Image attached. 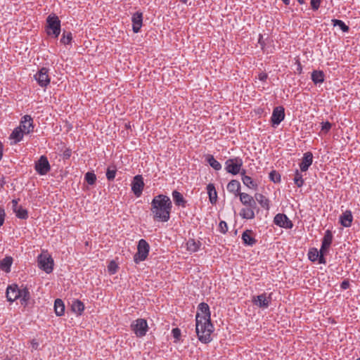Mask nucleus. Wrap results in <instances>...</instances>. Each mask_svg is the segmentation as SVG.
I'll return each mask as SVG.
<instances>
[{
  "instance_id": "32",
  "label": "nucleus",
  "mask_w": 360,
  "mask_h": 360,
  "mask_svg": "<svg viewBox=\"0 0 360 360\" xmlns=\"http://www.w3.org/2000/svg\"><path fill=\"white\" fill-rule=\"evenodd\" d=\"M54 310L55 313L58 316H60L64 314L65 312V304L62 300L56 299L54 302Z\"/></svg>"
},
{
  "instance_id": "41",
  "label": "nucleus",
  "mask_w": 360,
  "mask_h": 360,
  "mask_svg": "<svg viewBox=\"0 0 360 360\" xmlns=\"http://www.w3.org/2000/svg\"><path fill=\"white\" fill-rule=\"evenodd\" d=\"M117 169L115 167H108L106 171V177L108 180L112 181L116 175Z\"/></svg>"
},
{
  "instance_id": "23",
  "label": "nucleus",
  "mask_w": 360,
  "mask_h": 360,
  "mask_svg": "<svg viewBox=\"0 0 360 360\" xmlns=\"http://www.w3.org/2000/svg\"><path fill=\"white\" fill-rule=\"evenodd\" d=\"M24 134L20 127H18L15 128L9 137L10 139L13 140L11 143L16 144L20 142L22 139Z\"/></svg>"
},
{
  "instance_id": "48",
  "label": "nucleus",
  "mask_w": 360,
  "mask_h": 360,
  "mask_svg": "<svg viewBox=\"0 0 360 360\" xmlns=\"http://www.w3.org/2000/svg\"><path fill=\"white\" fill-rule=\"evenodd\" d=\"M117 266L116 263L113 261L110 262V264L108 265V271L111 274H115L117 271Z\"/></svg>"
},
{
  "instance_id": "57",
  "label": "nucleus",
  "mask_w": 360,
  "mask_h": 360,
  "mask_svg": "<svg viewBox=\"0 0 360 360\" xmlns=\"http://www.w3.org/2000/svg\"><path fill=\"white\" fill-rule=\"evenodd\" d=\"M283 4L286 6L289 5L290 3V0H282Z\"/></svg>"
},
{
  "instance_id": "31",
  "label": "nucleus",
  "mask_w": 360,
  "mask_h": 360,
  "mask_svg": "<svg viewBox=\"0 0 360 360\" xmlns=\"http://www.w3.org/2000/svg\"><path fill=\"white\" fill-rule=\"evenodd\" d=\"M311 77L315 84L323 83L325 79L324 73L321 70H314Z\"/></svg>"
},
{
  "instance_id": "7",
  "label": "nucleus",
  "mask_w": 360,
  "mask_h": 360,
  "mask_svg": "<svg viewBox=\"0 0 360 360\" xmlns=\"http://www.w3.org/2000/svg\"><path fill=\"white\" fill-rule=\"evenodd\" d=\"M148 323L146 319H138L132 322L131 328L137 337H143L148 330Z\"/></svg>"
},
{
  "instance_id": "24",
  "label": "nucleus",
  "mask_w": 360,
  "mask_h": 360,
  "mask_svg": "<svg viewBox=\"0 0 360 360\" xmlns=\"http://www.w3.org/2000/svg\"><path fill=\"white\" fill-rule=\"evenodd\" d=\"M13 258L11 256H6L3 259L0 260V269L9 273L11 271V266L13 264Z\"/></svg>"
},
{
  "instance_id": "33",
  "label": "nucleus",
  "mask_w": 360,
  "mask_h": 360,
  "mask_svg": "<svg viewBox=\"0 0 360 360\" xmlns=\"http://www.w3.org/2000/svg\"><path fill=\"white\" fill-rule=\"evenodd\" d=\"M186 245H187V249L188 251L195 252H197L200 249L201 243L200 241H196L195 240H194L193 238H190L187 241Z\"/></svg>"
},
{
  "instance_id": "40",
  "label": "nucleus",
  "mask_w": 360,
  "mask_h": 360,
  "mask_svg": "<svg viewBox=\"0 0 360 360\" xmlns=\"http://www.w3.org/2000/svg\"><path fill=\"white\" fill-rule=\"evenodd\" d=\"M294 182L299 188L302 187L304 184V179L302 178V175L300 173V172L297 169L295 171Z\"/></svg>"
},
{
  "instance_id": "6",
  "label": "nucleus",
  "mask_w": 360,
  "mask_h": 360,
  "mask_svg": "<svg viewBox=\"0 0 360 360\" xmlns=\"http://www.w3.org/2000/svg\"><path fill=\"white\" fill-rule=\"evenodd\" d=\"M243 160L240 158L228 159L225 162V169L228 173L236 175L241 172Z\"/></svg>"
},
{
  "instance_id": "12",
  "label": "nucleus",
  "mask_w": 360,
  "mask_h": 360,
  "mask_svg": "<svg viewBox=\"0 0 360 360\" xmlns=\"http://www.w3.org/2000/svg\"><path fill=\"white\" fill-rule=\"evenodd\" d=\"M144 187V182L141 175H136L131 182V191L136 197H140Z\"/></svg>"
},
{
  "instance_id": "25",
  "label": "nucleus",
  "mask_w": 360,
  "mask_h": 360,
  "mask_svg": "<svg viewBox=\"0 0 360 360\" xmlns=\"http://www.w3.org/2000/svg\"><path fill=\"white\" fill-rule=\"evenodd\" d=\"M173 200L176 205L185 207L186 205V200L184 199L183 195L177 191L172 192Z\"/></svg>"
},
{
  "instance_id": "61",
  "label": "nucleus",
  "mask_w": 360,
  "mask_h": 360,
  "mask_svg": "<svg viewBox=\"0 0 360 360\" xmlns=\"http://www.w3.org/2000/svg\"><path fill=\"white\" fill-rule=\"evenodd\" d=\"M356 360H360V358L356 359Z\"/></svg>"
},
{
  "instance_id": "26",
  "label": "nucleus",
  "mask_w": 360,
  "mask_h": 360,
  "mask_svg": "<svg viewBox=\"0 0 360 360\" xmlns=\"http://www.w3.org/2000/svg\"><path fill=\"white\" fill-rule=\"evenodd\" d=\"M19 298L20 301V304L23 306H27L28 304V301L30 299V293L27 288L25 287L22 289H20Z\"/></svg>"
},
{
  "instance_id": "43",
  "label": "nucleus",
  "mask_w": 360,
  "mask_h": 360,
  "mask_svg": "<svg viewBox=\"0 0 360 360\" xmlns=\"http://www.w3.org/2000/svg\"><path fill=\"white\" fill-rule=\"evenodd\" d=\"M319 256V251L316 248L311 249L308 253V257L311 262H315Z\"/></svg>"
},
{
  "instance_id": "13",
  "label": "nucleus",
  "mask_w": 360,
  "mask_h": 360,
  "mask_svg": "<svg viewBox=\"0 0 360 360\" xmlns=\"http://www.w3.org/2000/svg\"><path fill=\"white\" fill-rule=\"evenodd\" d=\"M285 117V109L283 106L276 107L272 112L271 121L272 126L278 125Z\"/></svg>"
},
{
  "instance_id": "38",
  "label": "nucleus",
  "mask_w": 360,
  "mask_h": 360,
  "mask_svg": "<svg viewBox=\"0 0 360 360\" xmlns=\"http://www.w3.org/2000/svg\"><path fill=\"white\" fill-rule=\"evenodd\" d=\"M15 216L21 219H27L28 218V212L26 209L20 206L15 211L13 212Z\"/></svg>"
},
{
  "instance_id": "8",
  "label": "nucleus",
  "mask_w": 360,
  "mask_h": 360,
  "mask_svg": "<svg viewBox=\"0 0 360 360\" xmlns=\"http://www.w3.org/2000/svg\"><path fill=\"white\" fill-rule=\"evenodd\" d=\"M38 84L41 87H46L51 82L49 76V69L47 68H41L34 76Z\"/></svg>"
},
{
  "instance_id": "37",
  "label": "nucleus",
  "mask_w": 360,
  "mask_h": 360,
  "mask_svg": "<svg viewBox=\"0 0 360 360\" xmlns=\"http://www.w3.org/2000/svg\"><path fill=\"white\" fill-rule=\"evenodd\" d=\"M332 24L334 27L338 26L343 32H347L349 30V26H347L342 20L338 19H333L331 20Z\"/></svg>"
},
{
  "instance_id": "59",
  "label": "nucleus",
  "mask_w": 360,
  "mask_h": 360,
  "mask_svg": "<svg viewBox=\"0 0 360 360\" xmlns=\"http://www.w3.org/2000/svg\"><path fill=\"white\" fill-rule=\"evenodd\" d=\"M297 70H298L300 72H301V71H302V67H301V65H300V63H298V68H297Z\"/></svg>"
},
{
  "instance_id": "56",
  "label": "nucleus",
  "mask_w": 360,
  "mask_h": 360,
  "mask_svg": "<svg viewBox=\"0 0 360 360\" xmlns=\"http://www.w3.org/2000/svg\"><path fill=\"white\" fill-rule=\"evenodd\" d=\"M328 251V249H323V245H321V249L319 252V255H324L325 254H326Z\"/></svg>"
},
{
  "instance_id": "28",
  "label": "nucleus",
  "mask_w": 360,
  "mask_h": 360,
  "mask_svg": "<svg viewBox=\"0 0 360 360\" xmlns=\"http://www.w3.org/2000/svg\"><path fill=\"white\" fill-rule=\"evenodd\" d=\"M227 190L229 192L238 195L240 190V184L238 180L233 179L227 185Z\"/></svg>"
},
{
  "instance_id": "9",
  "label": "nucleus",
  "mask_w": 360,
  "mask_h": 360,
  "mask_svg": "<svg viewBox=\"0 0 360 360\" xmlns=\"http://www.w3.org/2000/svg\"><path fill=\"white\" fill-rule=\"evenodd\" d=\"M35 170L40 175L46 174L51 169L50 164L46 156L41 155L39 160L35 163Z\"/></svg>"
},
{
  "instance_id": "1",
  "label": "nucleus",
  "mask_w": 360,
  "mask_h": 360,
  "mask_svg": "<svg viewBox=\"0 0 360 360\" xmlns=\"http://www.w3.org/2000/svg\"><path fill=\"white\" fill-rule=\"evenodd\" d=\"M172 203L170 198L160 194L154 197L151 202L150 211L155 221L166 222L170 218Z\"/></svg>"
},
{
  "instance_id": "49",
  "label": "nucleus",
  "mask_w": 360,
  "mask_h": 360,
  "mask_svg": "<svg viewBox=\"0 0 360 360\" xmlns=\"http://www.w3.org/2000/svg\"><path fill=\"white\" fill-rule=\"evenodd\" d=\"M321 0H311V6L314 11H316L320 7Z\"/></svg>"
},
{
  "instance_id": "36",
  "label": "nucleus",
  "mask_w": 360,
  "mask_h": 360,
  "mask_svg": "<svg viewBox=\"0 0 360 360\" xmlns=\"http://www.w3.org/2000/svg\"><path fill=\"white\" fill-rule=\"evenodd\" d=\"M255 200H257L263 208L269 209V200L264 195L255 193Z\"/></svg>"
},
{
  "instance_id": "17",
  "label": "nucleus",
  "mask_w": 360,
  "mask_h": 360,
  "mask_svg": "<svg viewBox=\"0 0 360 360\" xmlns=\"http://www.w3.org/2000/svg\"><path fill=\"white\" fill-rule=\"evenodd\" d=\"M241 203L247 207H257L255 198L246 193H238Z\"/></svg>"
},
{
  "instance_id": "39",
  "label": "nucleus",
  "mask_w": 360,
  "mask_h": 360,
  "mask_svg": "<svg viewBox=\"0 0 360 360\" xmlns=\"http://www.w3.org/2000/svg\"><path fill=\"white\" fill-rule=\"evenodd\" d=\"M84 179L89 185H94L96 181V176L94 172H88L85 174Z\"/></svg>"
},
{
  "instance_id": "55",
  "label": "nucleus",
  "mask_w": 360,
  "mask_h": 360,
  "mask_svg": "<svg viewBox=\"0 0 360 360\" xmlns=\"http://www.w3.org/2000/svg\"><path fill=\"white\" fill-rule=\"evenodd\" d=\"M317 260H319V264H326V260L324 257V255H319Z\"/></svg>"
},
{
  "instance_id": "14",
  "label": "nucleus",
  "mask_w": 360,
  "mask_h": 360,
  "mask_svg": "<svg viewBox=\"0 0 360 360\" xmlns=\"http://www.w3.org/2000/svg\"><path fill=\"white\" fill-rule=\"evenodd\" d=\"M19 127L21 128L22 131L25 134L32 132L34 130V124L32 117L28 115L23 116L20 121Z\"/></svg>"
},
{
  "instance_id": "16",
  "label": "nucleus",
  "mask_w": 360,
  "mask_h": 360,
  "mask_svg": "<svg viewBox=\"0 0 360 360\" xmlns=\"http://www.w3.org/2000/svg\"><path fill=\"white\" fill-rule=\"evenodd\" d=\"M313 162V155L311 152H307L304 154L302 162L300 164V170L306 172L311 165Z\"/></svg>"
},
{
  "instance_id": "5",
  "label": "nucleus",
  "mask_w": 360,
  "mask_h": 360,
  "mask_svg": "<svg viewBox=\"0 0 360 360\" xmlns=\"http://www.w3.org/2000/svg\"><path fill=\"white\" fill-rule=\"evenodd\" d=\"M39 267L47 274L52 272L53 269V259L48 254H40L37 259Z\"/></svg>"
},
{
  "instance_id": "47",
  "label": "nucleus",
  "mask_w": 360,
  "mask_h": 360,
  "mask_svg": "<svg viewBox=\"0 0 360 360\" xmlns=\"http://www.w3.org/2000/svg\"><path fill=\"white\" fill-rule=\"evenodd\" d=\"M219 229L222 233H226L228 231L227 224L224 221H221L219 224Z\"/></svg>"
},
{
  "instance_id": "58",
  "label": "nucleus",
  "mask_w": 360,
  "mask_h": 360,
  "mask_svg": "<svg viewBox=\"0 0 360 360\" xmlns=\"http://www.w3.org/2000/svg\"><path fill=\"white\" fill-rule=\"evenodd\" d=\"M297 1L301 5L305 4V0H297Z\"/></svg>"
},
{
  "instance_id": "20",
  "label": "nucleus",
  "mask_w": 360,
  "mask_h": 360,
  "mask_svg": "<svg viewBox=\"0 0 360 360\" xmlns=\"http://www.w3.org/2000/svg\"><path fill=\"white\" fill-rule=\"evenodd\" d=\"M242 240L245 245L252 246L257 243V240L253 236L252 230L247 229L242 234Z\"/></svg>"
},
{
  "instance_id": "27",
  "label": "nucleus",
  "mask_w": 360,
  "mask_h": 360,
  "mask_svg": "<svg viewBox=\"0 0 360 360\" xmlns=\"http://www.w3.org/2000/svg\"><path fill=\"white\" fill-rule=\"evenodd\" d=\"M71 309L77 315H81L84 310V304L79 300H73L71 304Z\"/></svg>"
},
{
  "instance_id": "45",
  "label": "nucleus",
  "mask_w": 360,
  "mask_h": 360,
  "mask_svg": "<svg viewBox=\"0 0 360 360\" xmlns=\"http://www.w3.org/2000/svg\"><path fill=\"white\" fill-rule=\"evenodd\" d=\"M172 336L174 338V342H176L179 341L181 338V330L178 328H173L172 330Z\"/></svg>"
},
{
  "instance_id": "34",
  "label": "nucleus",
  "mask_w": 360,
  "mask_h": 360,
  "mask_svg": "<svg viewBox=\"0 0 360 360\" xmlns=\"http://www.w3.org/2000/svg\"><path fill=\"white\" fill-rule=\"evenodd\" d=\"M333 240V234L330 231L327 230L325 233V235L323 236L322 244L323 245V249H328L330 245L332 243Z\"/></svg>"
},
{
  "instance_id": "21",
  "label": "nucleus",
  "mask_w": 360,
  "mask_h": 360,
  "mask_svg": "<svg viewBox=\"0 0 360 360\" xmlns=\"http://www.w3.org/2000/svg\"><path fill=\"white\" fill-rule=\"evenodd\" d=\"M353 221V217L350 210H346L340 217V222L345 227H350Z\"/></svg>"
},
{
  "instance_id": "50",
  "label": "nucleus",
  "mask_w": 360,
  "mask_h": 360,
  "mask_svg": "<svg viewBox=\"0 0 360 360\" xmlns=\"http://www.w3.org/2000/svg\"><path fill=\"white\" fill-rule=\"evenodd\" d=\"M5 216V210L3 207L0 206V226H1L4 223Z\"/></svg>"
},
{
  "instance_id": "4",
  "label": "nucleus",
  "mask_w": 360,
  "mask_h": 360,
  "mask_svg": "<svg viewBox=\"0 0 360 360\" xmlns=\"http://www.w3.org/2000/svg\"><path fill=\"white\" fill-rule=\"evenodd\" d=\"M150 251V245L148 243L144 240L141 239L138 243L137 252L134 256V261L136 264L146 260L148 257Z\"/></svg>"
},
{
  "instance_id": "3",
  "label": "nucleus",
  "mask_w": 360,
  "mask_h": 360,
  "mask_svg": "<svg viewBox=\"0 0 360 360\" xmlns=\"http://www.w3.org/2000/svg\"><path fill=\"white\" fill-rule=\"evenodd\" d=\"M46 32L48 35H52L54 38H58L60 33V20L58 17L53 15H49L46 19Z\"/></svg>"
},
{
  "instance_id": "15",
  "label": "nucleus",
  "mask_w": 360,
  "mask_h": 360,
  "mask_svg": "<svg viewBox=\"0 0 360 360\" xmlns=\"http://www.w3.org/2000/svg\"><path fill=\"white\" fill-rule=\"evenodd\" d=\"M20 288L16 284L8 285L6 290V297L8 302H13L19 298Z\"/></svg>"
},
{
  "instance_id": "54",
  "label": "nucleus",
  "mask_w": 360,
  "mask_h": 360,
  "mask_svg": "<svg viewBox=\"0 0 360 360\" xmlns=\"http://www.w3.org/2000/svg\"><path fill=\"white\" fill-rule=\"evenodd\" d=\"M31 345L33 349H37L39 344L35 340H32L31 342Z\"/></svg>"
},
{
  "instance_id": "19",
  "label": "nucleus",
  "mask_w": 360,
  "mask_h": 360,
  "mask_svg": "<svg viewBox=\"0 0 360 360\" xmlns=\"http://www.w3.org/2000/svg\"><path fill=\"white\" fill-rule=\"evenodd\" d=\"M240 175L242 177V181L244 184V185H245L249 188H251L253 190L257 189V187H258L257 183L255 182L254 180H252V179L250 176L245 175V169L241 170Z\"/></svg>"
},
{
  "instance_id": "51",
  "label": "nucleus",
  "mask_w": 360,
  "mask_h": 360,
  "mask_svg": "<svg viewBox=\"0 0 360 360\" xmlns=\"http://www.w3.org/2000/svg\"><path fill=\"white\" fill-rule=\"evenodd\" d=\"M18 201H19V199H13L12 201H11V203H12V209H13V211H15V210H17L20 206H18Z\"/></svg>"
},
{
  "instance_id": "22",
  "label": "nucleus",
  "mask_w": 360,
  "mask_h": 360,
  "mask_svg": "<svg viewBox=\"0 0 360 360\" xmlns=\"http://www.w3.org/2000/svg\"><path fill=\"white\" fill-rule=\"evenodd\" d=\"M198 311L197 314H199L200 318H204L205 319H210V311L209 305L207 303L201 302L198 307Z\"/></svg>"
},
{
  "instance_id": "2",
  "label": "nucleus",
  "mask_w": 360,
  "mask_h": 360,
  "mask_svg": "<svg viewBox=\"0 0 360 360\" xmlns=\"http://www.w3.org/2000/svg\"><path fill=\"white\" fill-rule=\"evenodd\" d=\"M214 331V326L211 319L200 318L198 314L195 316V332L198 340L202 343H209L212 340L211 334Z\"/></svg>"
},
{
  "instance_id": "18",
  "label": "nucleus",
  "mask_w": 360,
  "mask_h": 360,
  "mask_svg": "<svg viewBox=\"0 0 360 360\" xmlns=\"http://www.w3.org/2000/svg\"><path fill=\"white\" fill-rule=\"evenodd\" d=\"M133 23V31L135 33H138L142 26L143 22V14L141 12H136L131 18Z\"/></svg>"
},
{
  "instance_id": "11",
  "label": "nucleus",
  "mask_w": 360,
  "mask_h": 360,
  "mask_svg": "<svg viewBox=\"0 0 360 360\" xmlns=\"http://www.w3.org/2000/svg\"><path fill=\"white\" fill-rule=\"evenodd\" d=\"M274 223L284 229H292L293 227V223L285 214H277L274 218Z\"/></svg>"
},
{
  "instance_id": "30",
  "label": "nucleus",
  "mask_w": 360,
  "mask_h": 360,
  "mask_svg": "<svg viewBox=\"0 0 360 360\" xmlns=\"http://www.w3.org/2000/svg\"><path fill=\"white\" fill-rule=\"evenodd\" d=\"M256 207H248L245 208H243L240 212V215L242 218L246 219H252L255 218V212L254 210Z\"/></svg>"
},
{
  "instance_id": "60",
  "label": "nucleus",
  "mask_w": 360,
  "mask_h": 360,
  "mask_svg": "<svg viewBox=\"0 0 360 360\" xmlns=\"http://www.w3.org/2000/svg\"><path fill=\"white\" fill-rule=\"evenodd\" d=\"M180 1H181V2H183V3H184V4H185V3H186V2H187V1H188V0H180Z\"/></svg>"
},
{
  "instance_id": "10",
  "label": "nucleus",
  "mask_w": 360,
  "mask_h": 360,
  "mask_svg": "<svg viewBox=\"0 0 360 360\" xmlns=\"http://www.w3.org/2000/svg\"><path fill=\"white\" fill-rule=\"evenodd\" d=\"M271 294H269V295L267 297L266 293H262L261 295L254 296L252 297V302L255 305L257 306L258 307L266 309L269 307L271 303Z\"/></svg>"
},
{
  "instance_id": "46",
  "label": "nucleus",
  "mask_w": 360,
  "mask_h": 360,
  "mask_svg": "<svg viewBox=\"0 0 360 360\" xmlns=\"http://www.w3.org/2000/svg\"><path fill=\"white\" fill-rule=\"evenodd\" d=\"M332 127V124L329 122H321V131L325 134L328 133Z\"/></svg>"
},
{
  "instance_id": "42",
  "label": "nucleus",
  "mask_w": 360,
  "mask_h": 360,
  "mask_svg": "<svg viewBox=\"0 0 360 360\" xmlns=\"http://www.w3.org/2000/svg\"><path fill=\"white\" fill-rule=\"evenodd\" d=\"M72 33L64 32L60 39V42L63 44H69L72 41Z\"/></svg>"
},
{
  "instance_id": "44",
  "label": "nucleus",
  "mask_w": 360,
  "mask_h": 360,
  "mask_svg": "<svg viewBox=\"0 0 360 360\" xmlns=\"http://www.w3.org/2000/svg\"><path fill=\"white\" fill-rule=\"evenodd\" d=\"M269 179L274 183H278L281 181V175L276 171L273 170L269 173Z\"/></svg>"
},
{
  "instance_id": "35",
  "label": "nucleus",
  "mask_w": 360,
  "mask_h": 360,
  "mask_svg": "<svg viewBox=\"0 0 360 360\" xmlns=\"http://www.w3.org/2000/svg\"><path fill=\"white\" fill-rule=\"evenodd\" d=\"M206 161L209 165L215 170H220L221 165L214 158L212 155H207L205 157Z\"/></svg>"
},
{
  "instance_id": "29",
  "label": "nucleus",
  "mask_w": 360,
  "mask_h": 360,
  "mask_svg": "<svg viewBox=\"0 0 360 360\" xmlns=\"http://www.w3.org/2000/svg\"><path fill=\"white\" fill-rule=\"evenodd\" d=\"M207 193L210 202L214 205L217 200V193L213 184L207 186Z\"/></svg>"
},
{
  "instance_id": "52",
  "label": "nucleus",
  "mask_w": 360,
  "mask_h": 360,
  "mask_svg": "<svg viewBox=\"0 0 360 360\" xmlns=\"http://www.w3.org/2000/svg\"><path fill=\"white\" fill-rule=\"evenodd\" d=\"M268 77V75L265 72H260L258 75V79L260 81L265 82Z\"/></svg>"
},
{
  "instance_id": "53",
  "label": "nucleus",
  "mask_w": 360,
  "mask_h": 360,
  "mask_svg": "<svg viewBox=\"0 0 360 360\" xmlns=\"http://www.w3.org/2000/svg\"><path fill=\"white\" fill-rule=\"evenodd\" d=\"M340 287L344 290L347 289L349 287V282L347 280L343 281L340 285Z\"/></svg>"
}]
</instances>
